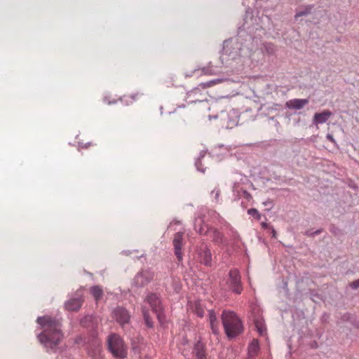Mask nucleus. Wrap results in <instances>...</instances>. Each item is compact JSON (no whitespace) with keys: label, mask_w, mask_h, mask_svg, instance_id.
<instances>
[{"label":"nucleus","mask_w":359,"mask_h":359,"mask_svg":"<svg viewBox=\"0 0 359 359\" xmlns=\"http://www.w3.org/2000/svg\"><path fill=\"white\" fill-rule=\"evenodd\" d=\"M208 233H210L212 241L215 245L219 246H224L227 245V242L223 233L221 232L219 229L210 226H207V229L204 232V236H208Z\"/></svg>","instance_id":"obj_8"},{"label":"nucleus","mask_w":359,"mask_h":359,"mask_svg":"<svg viewBox=\"0 0 359 359\" xmlns=\"http://www.w3.org/2000/svg\"><path fill=\"white\" fill-rule=\"evenodd\" d=\"M144 302L149 305L152 311L156 315L159 323H162L165 316L161 295L156 292H147Z\"/></svg>","instance_id":"obj_5"},{"label":"nucleus","mask_w":359,"mask_h":359,"mask_svg":"<svg viewBox=\"0 0 359 359\" xmlns=\"http://www.w3.org/2000/svg\"><path fill=\"white\" fill-rule=\"evenodd\" d=\"M198 259L200 263L207 266L212 265V253L210 249L205 245L201 246L198 251Z\"/></svg>","instance_id":"obj_11"},{"label":"nucleus","mask_w":359,"mask_h":359,"mask_svg":"<svg viewBox=\"0 0 359 359\" xmlns=\"http://www.w3.org/2000/svg\"><path fill=\"white\" fill-rule=\"evenodd\" d=\"M83 302L82 296L79 294L76 297L67 300L65 303V307L67 311H77L81 309Z\"/></svg>","instance_id":"obj_13"},{"label":"nucleus","mask_w":359,"mask_h":359,"mask_svg":"<svg viewBox=\"0 0 359 359\" xmlns=\"http://www.w3.org/2000/svg\"><path fill=\"white\" fill-rule=\"evenodd\" d=\"M205 154H206V151L202 150L199 153V156L196 159V161H195V166H196V170L202 173L205 172V168L202 167L201 159L205 156Z\"/></svg>","instance_id":"obj_23"},{"label":"nucleus","mask_w":359,"mask_h":359,"mask_svg":"<svg viewBox=\"0 0 359 359\" xmlns=\"http://www.w3.org/2000/svg\"><path fill=\"white\" fill-rule=\"evenodd\" d=\"M230 81V79L229 78L221 77V78H217V79H215L208 81L205 83H201V86H202L203 88H208V87L212 86L213 85L220 83H222L224 81Z\"/></svg>","instance_id":"obj_22"},{"label":"nucleus","mask_w":359,"mask_h":359,"mask_svg":"<svg viewBox=\"0 0 359 359\" xmlns=\"http://www.w3.org/2000/svg\"><path fill=\"white\" fill-rule=\"evenodd\" d=\"M86 344V339L83 338L81 336H77L74 339V344Z\"/></svg>","instance_id":"obj_34"},{"label":"nucleus","mask_w":359,"mask_h":359,"mask_svg":"<svg viewBox=\"0 0 359 359\" xmlns=\"http://www.w3.org/2000/svg\"><path fill=\"white\" fill-rule=\"evenodd\" d=\"M114 317L116 321L121 326L128 324L130 320V315L127 309L118 306L113 311Z\"/></svg>","instance_id":"obj_10"},{"label":"nucleus","mask_w":359,"mask_h":359,"mask_svg":"<svg viewBox=\"0 0 359 359\" xmlns=\"http://www.w3.org/2000/svg\"><path fill=\"white\" fill-rule=\"evenodd\" d=\"M312 8L313 6H308L304 10L297 12L294 16L295 19H298L299 17L309 15L311 13Z\"/></svg>","instance_id":"obj_24"},{"label":"nucleus","mask_w":359,"mask_h":359,"mask_svg":"<svg viewBox=\"0 0 359 359\" xmlns=\"http://www.w3.org/2000/svg\"><path fill=\"white\" fill-rule=\"evenodd\" d=\"M270 229H271V236L272 238H276V230L273 229V226H271Z\"/></svg>","instance_id":"obj_41"},{"label":"nucleus","mask_w":359,"mask_h":359,"mask_svg":"<svg viewBox=\"0 0 359 359\" xmlns=\"http://www.w3.org/2000/svg\"><path fill=\"white\" fill-rule=\"evenodd\" d=\"M107 349L113 357L125 359L128 356V348L123 339L118 334L112 333L107 337Z\"/></svg>","instance_id":"obj_4"},{"label":"nucleus","mask_w":359,"mask_h":359,"mask_svg":"<svg viewBox=\"0 0 359 359\" xmlns=\"http://www.w3.org/2000/svg\"><path fill=\"white\" fill-rule=\"evenodd\" d=\"M231 112L232 113L233 116L236 117L237 116V112L234 109H232Z\"/></svg>","instance_id":"obj_44"},{"label":"nucleus","mask_w":359,"mask_h":359,"mask_svg":"<svg viewBox=\"0 0 359 359\" xmlns=\"http://www.w3.org/2000/svg\"><path fill=\"white\" fill-rule=\"evenodd\" d=\"M193 351L197 359H206L205 346L201 338L194 344Z\"/></svg>","instance_id":"obj_15"},{"label":"nucleus","mask_w":359,"mask_h":359,"mask_svg":"<svg viewBox=\"0 0 359 359\" xmlns=\"http://www.w3.org/2000/svg\"><path fill=\"white\" fill-rule=\"evenodd\" d=\"M207 224H204L203 226H200L198 230L197 231L201 235H204V232L207 229Z\"/></svg>","instance_id":"obj_38"},{"label":"nucleus","mask_w":359,"mask_h":359,"mask_svg":"<svg viewBox=\"0 0 359 359\" xmlns=\"http://www.w3.org/2000/svg\"><path fill=\"white\" fill-rule=\"evenodd\" d=\"M250 318L255 324V326L258 333L260 335H264L266 329L264 324V318L260 313L259 309L257 308L254 309L250 315Z\"/></svg>","instance_id":"obj_9"},{"label":"nucleus","mask_w":359,"mask_h":359,"mask_svg":"<svg viewBox=\"0 0 359 359\" xmlns=\"http://www.w3.org/2000/svg\"><path fill=\"white\" fill-rule=\"evenodd\" d=\"M244 41L246 40L242 35L225 40L223 43V55H228L231 60L242 56L245 50L248 51L250 50V48L245 44Z\"/></svg>","instance_id":"obj_3"},{"label":"nucleus","mask_w":359,"mask_h":359,"mask_svg":"<svg viewBox=\"0 0 359 359\" xmlns=\"http://www.w3.org/2000/svg\"><path fill=\"white\" fill-rule=\"evenodd\" d=\"M238 124V121L231 118L229 120V126L232 127L233 126H236Z\"/></svg>","instance_id":"obj_40"},{"label":"nucleus","mask_w":359,"mask_h":359,"mask_svg":"<svg viewBox=\"0 0 359 359\" xmlns=\"http://www.w3.org/2000/svg\"><path fill=\"white\" fill-rule=\"evenodd\" d=\"M248 214L249 215L252 216L253 217H255L257 220H259L260 218H261V215H260V213L259 212V211L256 208H250V209H248Z\"/></svg>","instance_id":"obj_28"},{"label":"nucleus","mask_w":359,"mask_h":359,"mask_svg":"<svg viewBox=\"0 0 359 359\" xmlns=\"http://www.w3.org/2000/svg\"><path fill=\"white\" fill-rule=\"evenodd\" d=\"M330 231L335 236L340 237L343 235L342 231L334 224H331L330 226Z\"/></svg>","instance_id":"obj_25"},{"label":"nucleus","mask_w":359,"mask_h":359,"mask_svg":"<svg viewBox=\"0 0 359 359\" xmlns=\"http://www.w3.org/2000/svg\"><path fill=\"white\" fill-rule=\"evenodd\" d=\"M262 227H263L264 229H267V228H269V229H270V227L271 226H270L269 224H268L267 223H265V222H263V223L262 224Z\"/></svg>","instance_id":"obj_43"},{"label":"nucleus","mask_w":359,"mask_h":359,"mask_svg":"<svg viewBox=\"0 0 359 359\" xmlns=\"http://www.w3.org/2000/svg\"><path fill=\"white\" fill-rule=\"evenodd\" d=\"M80 324L83 327L91 329L97 326V324L94 321L93 316H86L82 318L80 320Z\"/></svg>","instance_id":"obj_19"},{"label":"nucleus","mask_w":359,"mask_h":359,"mask_svg":"<svg viewBox=\"0 0 359 359\" xmlns=\"http://www.w3.org/2000/svg\"><path fill=\"white\" fill-rule=\"evenodd\" d=\"M226 284L232 292L237 294H240L242 292L241 277L237 269H231L229 271Z\"/></svg>","instance_id":"obj_6"},{"label":"nucleus","mask_w":359,"mask_h":359,"mask_svg":"<svg viewBox=\"0 0 359 359\" xmlns=\"http://www.w3.org/2000/svg\"><path fill=\"white\" fill-rule=\"evenodd\" d=\"M259 351V345L257 339H253L249 344L248 348V354L249 358H252Z\"/></svg>","instance_id":"obj_18"},{"label":"nucleus","mask_w":359,"mask_h":359,"mask_svg":"<svg viewBox=\"0 0 359 359\" xmlns=\"http://www.w3.org/2000/svg\"><path fill=\"white\" fill-rule=\"evenodd\" d=\"M209 65H210V63H209ZM202 72L205 74H208V75H213V74H216L215 71L212 69V67H210V65H208V67H203L202 69Z\"/></svg>","instance_id":"obj_31"},{"label":"nucleus","mask_w":359,"mask_h":359,"mask_svg":"<svg viewBox=\"0 0 359 359\" xmlns=\"http://www.w3.org/2000/svg\"><path fill=\"white\" fill-rule=\"evenodd\" d=\"M211 196H214L215 198V201L217 202V203H219V196H220V189L219 188H215L212 191H211Z\"/></svg>","instance_id":"obj_30"},{"label":"nucleus","mask_w":359,"mask_h":359,"mask_svg":"<svg viewBox=\"0 0 359 359\" xmlns=\"http://www.w3.org/2000/svg\"><path fill=\"white\" fill-rule=\"evenodd\" d=\"M90 144V142H88L85 144H82L81 143H79V147H82V148H88V147Z\"/></svg>","instance_id":"obj_42"},{"label":"nucleus","mask_w":359,"mask_h":359,"mask_svg":"<svg viewBox=\"0 0 359 359\" xmlns=\"http://www.w3.org/2000/svg\"><path fill=\"white\" fill-rule=\"evenodd\" d=\"M210 325L212 334L215 335H218L219 334V329L217 322Z\"/></svg>","instance_id":"obj_32"},{"label":"nucleus","mask_w":359,"mask_h":359,"mask_svg":"<svg viewBox=\"0 0 359 359\" xmlns=\"http://www.w3.org/2000/svg\"><path fill=\"white\" fill-rule=\"evenodd\" d=\"M154 273L151 269L140 270L135 276L133 285L136 287H143L154 278Z\"/></svg>","instance_id":"obj_7"},{"label":"nucleus","mask_w":359,"mask_h":359,"mask_svg":"<svg viewBox=\"0 0 359 359\" xmlns=\"http://www.w3.org/2000/svg\"><path fill=\"white\" fill-rule=\"evenodd\" d=\"M90 337L93 338V339H96L97 337V326L94 327V328H91Z\"/></svg>","instance_id":"obj_36"},{"label":"nucleus","mask_w":359,"mask_h":359,"mask_svg":"<svg viewBox=\"0 0 359 359\" xmlns=\"http://www.w3.org/2000/svg\"><path fill=\"white\" fill-rule=\"evenodd\" d=\"M264 203L265 205H268V203H266V202H264V203Z\"/></svg>","instance_id":"obj_48"},{"label":"nucleus","mask_w":359,"mask_h":359,"mask_svg":"<svg viewBox=\"0 0 359 359\" xmlns=\"http://www.w3.org/2000/svg\"><path fill=\"white\" fill-rule=\"evenodd\" d=\"M221 318L225 334L229 339H233L242 333L243 323L233 311H223Z\"/></svg>","instance_id":"obj_2"},{"label":"nucleus","mask_w":359,"mask_h":359,"mask_svg":"<svg viewBox=\"0 0 359 359\" xmlns=\"http://www.w3.org/2000/svg\"><path fill=\"white\" fill-rule=\"evenodd\" d=\"M311 295H312V299H313V297L314 298H316V297L319 298V295L318 294H316H316H311Z\"/></svg>","instance_id":"obj_45"},{"label":"nucleus","mask_w":359,"mask_h":359,"mask_svg":"<svg viewBox=\"0 0 359 359\" xmlns=\"http://www.w3.org/2000/svg\"><path fill=\"white\" fill-rule=\"evenodd\" d=\"M243 196H245V198L247 199H250L252 198V196L251 194L246 190H243Z\"/></svg>","instance_id":"obj_39"},{"label":"nucleus","mask_w":359,"mask_h":359,"mask_svg":"<svg viewBox=\"0 0 359 359\" xmlns=\"http://www.w3.org/2000/svg\"><path fill=\"white\" fill-rule=\"evenodd\" d=\"M349 286L353 290H356V289L359 288V278L358 280H355L351 282L349 284Z\"/></svg>","instance_id":"obj_33"},{"label":"nucleus","mask_w":359,"mask_h":359,"mask_svg":"<svg viewBox=\"0 0 359 359\" xmlns=\"http://www.w3.org/2000/svg\"><path fill=\"white\" fill-rule=\"evenodd\" d=\"M323 231L322 229H317L316 231H313V229H310L305 231L304 234L309 237H314L315 236H317L320 234Z\"/></svg>","instance_id":"obj_29"},{"label":"nucleus","mask_w":359,"mask_h":359,"mask_svg":"<svg viewBox=\"0 0 359 359\" xmlns=\"http://www.w3.org/2000/svg\"><path fill=\"white\" fill-rule=\"evenodd\" d=\"M36 322L43 328V331L39 334L38 339L48 353L60 352L59 343L63 337L61 331V325L55 318L44 316L37 318Z\"/></svg>","instance_id":"obj_1"},{"label":"nucleus","mask_w":359,"mask_h":359,"mask_svg":"<svg viewBox=\"0 0 359 359\" xmlns=\"http://www.w3.org/2000/svg\"><path fill=\"white\" fill-rule=\"evenodd\" d=\"M217 117H218L217 115H216V116H209V119H212V118L216 119V118H217Z\"/></svg>","instance_id":"obj_46"},{"label":"nucleus","mask_w":359,"mask_h":359,"mask_svg":"<svg viewBox=\"0 0 359 359\" xmlns=\"http://www.w3.org/2000/svg\"><path fill=\"white\" fill-rule=\"evenodd\" d=\"M187 343H188V340H187V338H185V339H184V343H183V344H187Z\"/></svg>","instance_id":"obj_47"},{"label":"nucleus","mask_w":359,"mask_h":359,"mask_svg":"<svg viewBox=\"0 0 359 359\" xmlns=\"http://www.w3.org/2000/svg\"><path fill=\"white\" fill-rule=\"evenodd\" d=\"M208 320L210 324H212L217 322V318L215 312L213 309L208 310Z\"/></svg>","instance_id":"obj_27"},{"label":"nucleus","mask_w":359,"mask_h":359,"mask_svg":"<svg viewBox=\"0 0 359 359\" xmlns=\"http://www.w3.org/2000/svg\"><path fill=\"white\" fill-rule=\"evenodd\" d=\"M194 313L199 318H203L204 316V310L200 304H196Z\"/></svg>","instance_id":"obj_26"},{"label":"nucleus","mask_w":359,"mask_h":359,"mask_svg":"<svg viewBox=\"0 0 359 359\" xmlns=\"http://www.w3.org/2000/svg\"><path fill=\"white\" fill-rule=\"evenodd\" d=\"M266 50L269 54H273L274 52L273 46L271 43H268L265 46Z\"/></svg>","instance_id":"obj_35"},{"label":"nucleus","mask_w":359,"mask_h":359,"mask_svg":"<svg viewBox=\"0 0 359 359\" xmlns=\"http://www.w3.org/2000/svg\"><path fill=\"white\" fill-rule=\"evenodd\" d=\"M309 103L308 99H292L287 101L285 107L290 109H302L304 107Z\"/></svg>","instance_id":"obj_14"},{"label":"nucleus","mask_w":359,"mask_h":359,"mask_svg":"<svg viewBox=\"0 0 359 359\" xmlns=\"http://www.w3.org/2000/svg\"><path fill=\"white\" fill-rule=\"evenodd\" d=\"M224 226L228 229L229 230V232H228V235L229 236V237L231 238V241L232 242V244L233 245H237L238 243V242H240L241 241V238L239 235V233H238V231L231 226L230 224H229L228 222H224Z\"/></svg>","instance_id":"obj_17"},{"label":"nucleus","mask_w":359,"mask_h":359,"mask_svg":"<svg viewBox=\"0 0 359 359\" xmlns=\"http://www.w3.org/2000/svg\"><path fill=\"white\" fill-rule=\"evenodd\" d=\"M331 116L332 112L329 110H325L320 113H316L313 116V123L316 125L325 123Z\"/></svg>","instance_id":"obj_16"},{"label":"nucleus","mask_w":359,"mask_h":359,"mask_svg":"<svg viewBox=\"0 0 359 359\" xmlns=\"http://www.w3.org/2000/svg\"><path fill=\"white\" fill-rule=\"evenodd\" d=\"M182 240H183V233L177 232L174 235V238L172 240V244L174 246V252H175V255H176L179 262H181L182 261Z\"/></svg>","instance_id":"obj_12"},{"label":"nucleus","mask_w":359,"mask_h":359,"mask_svg":"<svg viewBox=\"0 0 359 359\" xmlns=\"http://www.w3.org/2000/svg\"><path fill=\"white\" fill-rule=\"evenodd\" d=\"M327 140L330 141L332 143H333L334 145H337L336 140H334L333 135L330 133H327L326 135Z\"/></svg>","instance_id":"obj_37"},{"label":"nucleus","mask_w":359,"mask_h":359,"mask_svg":"<svg viewBox=\"0 0 359 359\" xmlns=\"http://www.w3.org/2000/svg\"><path fill=\"white\" fill-rule=\"evenodd\" d=\"M142 313L144 318V323L148 328L154 327V321L151 317L148 309L145 306L142 307Z\"/></svg>","instance_id":"obj_20"},{"label":"nucleus","mask_w":359,"mask_h":359,"mask_svg":"<svg viewBox=\"0 0 359 359\" xmlns=\"http://www.w3.org/2000/svg\"><path fill=\"white\" fill-rule=\"evenodd\" d=\"M90 292L96 301L100 300L103 295V291L100 286L94 285L90 287Z\"/></svg>","instance_id":"obj_21"}]
</instances>
